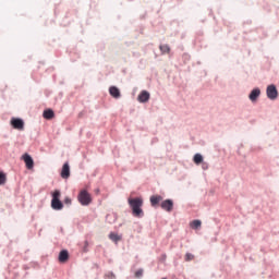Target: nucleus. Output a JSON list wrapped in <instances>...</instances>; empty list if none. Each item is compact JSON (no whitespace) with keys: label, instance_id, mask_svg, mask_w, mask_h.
I'll use <instances>...</instances> for the list:
<instances>
[{"label":"nucleus","instance_id":"1","mask_svg":"<svg viewBox=\"0 0 279 279\" xmlns=\"http://www.w3.org/2000/svg\"><path fill=\"white\" fill-rule=\"evenodd\" d=\"M128 202H129V206L132 209L133 217L141 218V217L145 216V213L143 211V198L142 197H135V198L130 197L128 199Z\"/></svg>","mask_w":279,"mask_h":279},{"label":"nucleus","instance_id":"2","mask_svg":"<svg viewBox=\"0 0 279 279\" xmlns=\"http://www.w3.org/2000/svg\"><path fill=\"white\" fill-rule=\"evenodd\" d=\"M61 195L62 194L60 193L59 190H56L52 193L51 207L53 208V210H62V208H64V205L60 201Z\"/></svg>","mask_w":279,"mask_h":279},{"label":"nucleus","instance_id":"3","mask_svg":"<svg viewBox=\"0 0 279 279\" xmlns=\"http://www.w3.org/2000/svg\"><path fill=\"white\" fill-rule=\"evenodd\" d=\"M78 202L82 204V206H88V204L93 202L90 193H88L86 190H82L78 194Z\"/></svg>","mask_w":279,"mask_h":279},{"label":"nucleus","instance_id":"4","mask_svg":"<svg viewBox=\"0 0 279 279\" xmlns=\"http://www.w3.org/2000/svg\"><path fill=\"white\" fill-rule=\"evenodd\" d=\"M268 99H278V89L276 88V85H269L266 89Z\"/></svg>","mask_w":279,"mask_h":279},{"label":"nucleus","instance_id":"5","mask_svg":"<svg viewBox=\"0 0 279 279\" xmlns=\"http://www.w3.org/2000/svg\"><path fill=\"white\" fill-rule=\"evenodd\" d=\"M11 125L14 128V130H24L25 122H23L22 119L13 118L11 119Z\"/></svg>","mask_w":279,"mask_h":279},{"label":"nucleus","instance_id":"6","mask_svg":"<svg viewBox=\"0 0 279 279\" xmlns=\"http://www.w3.org/2000/svg\"><path fill=\"white\" fill-rule=\"evenodd\" d=\"M61 178L63 180H69L71 178V167L69 166V162H65L61 170Z\"/></svg>","mask_w":279,"mask_h":279},{"label":"nucleus","instance_id":"7","mask_svg":"<svg viewBox=\"0 0 279 279\" xmlns=\"http://www.w3.org/2000/svg\"><path fill=\"white\" fill-rule=\"evenodd\" d=\"M22 160H24L26 169H34V159L32 158V156H29V154H24L22 156Z\"/></svg>","mask_w":279,"mask_h":279},{"label":"nucleus","instance_id":"8","mask_svg":"<svg viewBox=\"0 0 279 279\" xmlns=\"http://www.w3.org/2000/svg\"><path fill=\"white\" fill-rule=\"evenodd\" d=\"M161 208H162V210H166L167 213H171V210H173V201L166 199V201L161 202Z\"/></svg>","mask_w":279,"mask_h":279},{"label":"nucleus","instance_id":"9","mask_svg":"<svg viewBox=\"0 0 279 279\" xmlns=\"http://www.w3.org/2000/svg\"><path fill=\"white\" fill-rule=\"evenodd\" d=\"M137 99L140 104H147V101H149V93L147 90L141 92Z\"/></svg>","mask_w":279,"mask_h":279},{"label":"nucleus","instance_id":"10","mask_svg":"<svg viewBox=\"0 0 279 279\" xmlns=\"http://www.w3.org/2000/svg\"><path fill=\"white\" fill-rule=\"evenodd\" d=\"M69 262V251L62 250L59 253V263H68Z\"/></svg>","mask_w":279,"mask_h":279},{"label":"nucleus","instance_id":"11","mask_svg":"<svg viewBox=\"0 0 279 279\" xmlns=\"http://www.w3.org/2000/svg\"><path fill=\"white\" fill-rule=\"evenodd\" d=\"M109 93L114 99H119V97H121V92L117 88V86H111L109 88Z\"/></svg>","mask_w":279,"mask_h":279},{"label":"nucleus","instance_id":"12","mask_svg":"<svg viewBox=\"0 0 279 279\" xmlns=\"http://www.w3.org/2000/svg\"><path fill=\"white\" fill-rule=\"evenodd\" d=\"M258 97H260V89L259 88H255L251 92L248 98L252 100V101H256V99H258Z\"/></svg>","mask_w":279,"mask_h":279},{"label":"nucleus","instance_id":"13","mask_svg":"<svg viewBox=\"0 0 279 279\" xmlns=\"http://www.w3.org/2000/svg\"><path fill=\"white\" fill-rule=\"evenodd\" d=\"M160 202H162V196L160 195H153L150 196V204L151 206H158V204H160Z\"/></svg>","mask_w":279,"mask_h":279},{"label":"nucleus","instance_id":"14","mask_svg":"<svg viewBox=\"0 0 279 279\" xmlns=\"http://www.w3.org/2000/svg\"><path fill=\"white\" fill-rule=\"evenodd\" d=\"M44 119L51 120L56 117V113L51 109H47L43 113Z\"/></svg>","mask_w":279,"mask_h":279},{"label":"nucleus","instance_id":"15","mask_svg":"<svg viewBox=\"0 0 279 279\" xmlns=\"http://www.w3.org/2000/svg\"><path fill=\"white\" fill-rule=\"evenodd\" d=\"M191 228L193 230H197L199 228H202V220H193L191 223H190Z\"/></svg>","mask_w":279,"mask_h":279},{"label":"nucleus","instance_id":"16","mask_svg":"<svg viewBox=\"0 0 279 279\" xmlns=\"http://www.w3.org/2000/svg\"><path fill=\"white\" fill-rule=\"evenodd\" d=\"M109 239H110L111 241H113L114 243H119V241H121V235H119V234H117V233H114V232H111V233L109 234Z\"/></svg>","mask_w":279,"mask_h":279},{"label":"nucleus","instance_id":"17","mask_svg":"<svg viewBox=\"0 0 279 279\" xmlns=\"http://www.w3.org/2000/svg\"><path fill=\"white\" fill-rule=\"evenodd\" d=\"M193 160L195 165H202V162H204V157L201 154H196L194 155Z\"/></svg>","mask_w":279,"mask_h":279},{"label":"nucleus","instance_id":"18","mask_svg":"<svg viewBox=\"0 0 279 279\" xmlns=\"http://www.w3.org/2000/svg\"><path fill=\"white\" fill-rule=\"evenodd\" d=\"M159 49L161 53H169L171 51V48L169 47V45H161Z\"/></svg>","mask_w":279,"mask_h":279},{"label":"nucleus","instance_id":"19","mask_svg":"<svg viewBox=\"0 0 279 279\" xmlns=\"http://www.w3.org/2000/svg\"><path fill=\"white\" fill-rule=\"evenodd\" d=\"M5 182H8V175L4 172H0V186L5 184Z\"/></svg>","mask_w":279,"mask_h":279},{"label":"nucleus","instance_id":"20","mask_svg":"<svg viewBox=\"0 0 279 279\" xmlns=\"http://www.w3.org/2000/svg\"><path fill=\"white\" fill-rule=\"evenodd\" d=\"M195 258V255L191 254V253H186L185 254V262L190 263V260H193Z\"/></svg>","mask_w":279,"mask_h":279},{"label":"nucleus","instance_id":"21","mask_svg":"<svg viewBox=\"0 0 279 279\" xmlns=\"http://www.w3.org/2000/svg\"><path fill=\"white\" fill-rule=\"evenodd\" d=\"M135 278H143V269H138V270L135 272Z\"/></svg>","mask_w":279,"mask_h":279},{"label":"nucleus","instance_id":"22","mask_svg":"<svg viewBox=\"0 0 279 279\" xmlns=\"http://www.w3.org/2000/svg\"><path fill=\"white\" fill-rule=\"evenodd\" d=\"M64 204H66L68 206L71 205V199L69 197L64 198Z\"/></svg>","mask_w":279,"mask_h":279},{"label":"nucleus","instance_id":"23","mask_svg":"<svg viewBox=\"0 0 279 279\" xmlns=\"http://www.w3.org/2000/svg\"><path fill=\"white\" fill-rule=\"evenodd\" d=\"M108 278H114V272H108Z\"/></svg>","mask_w":279,"mask_h":279},{"label":"nucleus","instance_id":"24","mask_svg":"<svg viewBox=\"0 0 279 279\" xmlns=\"http://www.w3.org/2000/svg\"><path fill=\"white\" fill-rule=\"evenodd\" d=\"M96 193H99V189L96 190Z\"/></svg>","mask_w":279,"mask_h":279},{"label":"nucleus","instance_id":"25","mask_svg":"<svg viewBox=\"0 0 279 279\" xmlns=\"http://www.w3.org/2000/svg\"><path fill=\"white\" fill-rule=\"evenodd\" d=\"M162 279H167V278H162Z\"/></svg>","mask_w":279,"mask_h":279}]
</instances>
